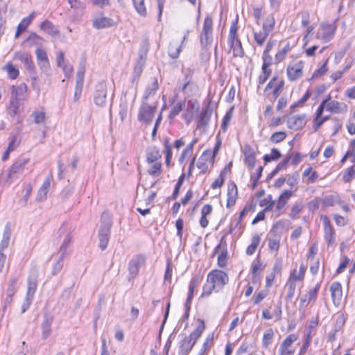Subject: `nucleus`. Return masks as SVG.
Here are the masks:
<instances>
[{"instance_id":"25","label":"nucleus","mask_w":355,"mask_h":355,"mask_svg":"<svg viewBox=\"0 0 355 355\" xmlns=\"http://www.w3.org/2000/svg\"><path fill=\"white\" fill-rule=\"evenodd\" d=\"M12 234L11 224L10 222H7L4 227L3 236L0 243V250L3 251L8 247L10 237Z\"/></svg>"},{"instance_id":"59","label":"nucleus","mask_w":355,"mask_h":355,"mask_svg":"<svg viewBox=\"0 0 355 355\" xmlns=\"http://www.w3.org/2000/svg\"><path fill=\"white\" fill-rule=\"evenodd\" d=\"M227 250L225 249L218 255L217 263L219 267L224 268L227 265Z\"/></svg>"},{"instance_id":"4","label":"nucleus","mask_w":355,"mask_h":355,"mask_svg":"<svg viewBox=\"0 0 355 355\" xmlns=\"http://www.w3.org/2000/svg\"><path fill=\"white\" fill-rule=\"evenodd\" d=\"M149 49V41L148 39H144L139 47V58L135 66L133 71L134 78H138L143 71V68L146 63V59Z\"/></svg>"},{"instance_id":"22","label":"nucleus","mask_w":355,"mask_h":355,"mask_svg":"<svg viewBox=\"0 0 355 355\" xmlns=\"http://www.w3.org/2000/svg\"><path fill=\"white\" fill-rule=\"evenodd\" d=\"M211 114L212 110L208 106L202 111L197 124L198 129H205L208 125Z\"/></svg>"},{"instance_id":"53","label":"nucleus","mask_w":355,"mask_h":355,"mask_svg":"<svg viewBox=\"0 0 355 355\" xmlns=\"http://www.w3.org/2000/svg\"><path fill=\"white\" fill-rule=\"evenodd\" d=\"M263 170V167L259 166L257 168L256 175L254 174V175H251L250 180L252 182V187L253 189H254L257 187L259 180L260 179V178L262 175Z\"/></svg>"},{"instance_id":"43","label":"nucleus","mask_w":355,"mask_h":355,"mask_svg":"<svg viewBox=\"0 0 355 355\" xmlns=\"http://www.w3.org/2000/svg\"><path fill=\"white\" fill-rule=\"evenodd\" d=\"M323 202L326 206H334L335 204H341V199L338 195H329L324 197Z\"/></svg>"},{"instance_id":"47","label":"nucleus","mask_w":355,"mask_h":355,"mask_svg":"<svg viewBox=\"0 0 355 355\" xmlns=\"http://www.w3.org/2000/svg\"><path fill=\"white\" fill-rule=\"evenodd\" d=\"M64 257L60 254L58 259L53 265L52 275H56L62 270L64 266L63 260Z\"/></svg>"},{"instance_id":"16","label":"nucleus","mask_w":355,"mask_h":355,"mask_svg":"<svg viewBox=\"0 0 355 355\" xmlns=\"http://www.w3.org/2000/svg\"><path fill=\"white\" fill-rule=\"evenodd\" d=\"M15 58L23 62L30 73H35V67L32 58L29 54L24 52H17L15 54Z\"/></svg>"},{"instance_id":"30","label":"nucleus","mask_w":355,"mask_h":355,"mask_svg":"<svg viewBox=\"0 0 355 355\" xmlns=\"http://www.w3.org/2000/svg\"><path fill=\"white\" fill-rule=\"evenodd\" d=\"M245 163L250 169L255 166L256 156L254 150L250 147H246L244 151Z\"/></svg>"},{"instance_id":"6","label":"nucleus","mask_w":355,"mask_h":355,"mask_svg":"<svg viewBox=\"0 0 355 355\" xmlns=\"http://www.w3.org/2000/svg\"><path fill=\"white\" fill-rule=\"evenodd\" d=\"M228 281L227 273L220 270H212L207 275V282H211L214 285L216 292L222 290Z\"/></svg>"},{"instance_id":"46","label":"nucleus","mask_w":355,"mask_h":355,"mask_svg":"<svg viewBox=\"0 0 355 355\" xmlns=\"http://www.w3.org/2000/svg\"><path fill=\"white\" fill-rule=\"evenodd\" d=\"M273 335L274 333L272 329H267L263 334L262 343L264 347H268V346L271 344Z\"/></svg>"},{"instance_id":"50","label":"nucleus","mask_w":355,"mask_h":355,"mask_svg":"<svg viewBox=\"0 0 355 355\" xmlns=\"http://www.w3.org/2000/svg\"><path fill=\"white\" fill-rule=\"evenodd\" d=\"M340 103L337 101H331L327 105V110L333 113L341 112Z\"/></svg>"},{"instance_id":"10","label":"nucleus","mask_w":355,"mask_h":355,"mask_svg":"<svg viewBox=\"0 0 355 355\" xmlns=\"http://www.w3.org/2000/svg\"><path fill=\"white\" fill-rule=\"evenodd\" d=\"M107 99V85L105 83H98L95 87L94 93V103L99 107H103Z\"/></svg>"},{"instance_id":"48","label":"nucleus","mask_w":355,"mask_h":355,"mask_svg":"<svg viewBox=\"0 0 355 355\" xmlns=\"http://www.w3.org/2000/svg\"><path fill=\"white\" fill-rule=\"evenodd\" d=\"M213 291L216 292V288L211 282L207 281V283L203 286L201 297H207L209 296Z\"/></svg>"},{"instance_id":"62","label":"nucleus","mask_w":355,"mask_h":355,"mask_svg":"<svg viewBox=\"0 0 355 355\" xmlns=\"http://www.w3.org/2000/svg\"><path fill=\"white\" fill-rule=\"evenodd\" d=\"M232 118V108L229 110L223 119L221 128L223 131L227 130V125Z\"/></svg>"},{"instance_id":"55","label":"nucleus","mask_w":355,"mask_h":355,"mask_svg":"<svg viewBox=\"0 0 355 355\" xmlns=\"http://www.w3.org/2000/svg\"><path fill=\"white\" fill-rule=\"evenodd\" d=\"M6 69L8 73V76L11 79H15L19 76V70L16 69L12 64H7L6 66Z\"/></svg>"},{"instance_id":"24","label":"nucleus","mask_w":355,"mask_h":355,"mask_svg":"<svg viewBox=\"0 0 355 355\" xmlns=\"http://www.w3.org/2000/svg\"><path fill=\"white\" fill-rule=\"evenodd\" d=\"M27 87L25 83H21L17 87L12 86L11 87V98L18 99V101H24Z\"/></svg>"},{"instance_id":"31","label":"nucleus","mask_w":355,"mask_h":355,"mask_svg":"<svg viewBox=\"0 0 355 355\" xmlns=\"http://www.w3.org/2000/svg\"><path fill=\"white\" fill-rule=\"evenodd\" d=\"M300 64H296L293 67L287 68V75L288 78L293 81L300 78L302 76V69Z\"/></svg>"},{"instance_id":"56","label":"nucleus","mask_w":355,"mask_h":355,"mask_svg":"<svg viewBox=\"0 0 355 355\" xmlns=\"http://www.w3.org/2000/svg\"><path fill=\"white\" fill-rule=\"evenodd\" d=\"M299 173L297 171L294 172L293 174L288 175L286 179L287 184L290 187H295L298 183Z\"/></svg>"},{"instance_id":"27","label":"nucleus","mask_w":355,"mask_h":355,"mask_svg":"<svg viewBox=\"0 0 355 355\" xmlns=\"http://www.w3.org/2000/svg\"><path fill=\"white\" fill-rule=\"evenodd\" d=\"M40 28L51 37H55L60 33L59 30L55 26L51 21L47 19L40 24Z\"/></svg>"},{"instance_id":"8","label":"nucleus","mask_w":355,"mask_h":355,"mask_svg":"<svg viewBox=\"0 0 355 355\" xmlns=\"http://www.w3.org/2000/svg\"><path fill=\"white\" fill-rule=\"evenodd\" d=\"M28 162V159L23 158L17 159L15 163H13L9 169L6 182L10 184L14 180L18 179L24 172L25 166Z\"/></svg>"},{"instance_id":"49","label":"nucleus","mask_w":355,"mask_h":355,"mask_svg":"<svg viewBox=\"0 0 355 355\" xmlns=\"http://www.w3.org/2000/svg\"><path fill=\"white\" fill-rule=\"evenodd\" d=\"M184 178H185L184 173H182L178 178V182L174 188L173 193L171 196L172 200H175L178 198V196L179 195L180 187H182V185L184 182Z\"/></svg>"},{"instance_id":"44","label":"nucleus","mask_w":355,"mask_h":355,"mask_svg":"<svg viewBox=\"0 0 355 355\" xmlns=\"http://www.w3.org/2000/svg\"><path fill=\"white\" fill-rule=\"evenodd\" d=\"M132 2L138 14L141 16H146L147 12L144 5V0H132Z\"/></svg>"},{"instance_id":"29","label":"nucleus","mask_w":355,"mask_h":355,"mask_svg":"<svg viewBox=\"0 0 355 355\" xmlns=\"http://www.w3.org/2000/svg\"><path fill=\"white\" fill-rule=\"evenodd\" d=\"M158 88L159 86L157 83V80L155 78L153 83L146 87L144 94L143 95L142 101H146L148 103V99L150 97H153L155 95Z\"/></svg>"},{"instance_id":"7","label":"nucleus","mask_w":355,"mask_h":355,"mask_svg":"<svg viewBox=\"0 0 355 355\" xmlns=\"http://www.w3.org/2000/svg\"><path fill=\"white\" fill-rule=\"evenodd\" d=\"M157 105H150L146 101H142L138 113V120L146 124H150L155 116Z\"/></svg>"},{"instance_id":"35","label":"nucleus","mask_w":355,"mask_h":355,"mask_svg":"<svg viewBox=\"0 0 355 355\" xmlns=\"http://www.w3.org/2000/svg\"><path fill=\"white\" fill-rule=\"evenodd\" d=\"M185 106V100H182L175 103L172 107L169 114L168 119H173L183 110Z\"/></svg>"},{"instance_id":"52","label":"nucleus","mask_w":355,"mask_h":355,"mask_svg":"<svg viewBox=\"0 0 355 355\" xmlns=\"http://www.w3.org/2000/svg\"><path fill=\"white\" fill-rule=\"evenodd\" d=\"M85 73V62H81L78 66L76 73V82L84 83Z\"/></svg>"},{"instance_id":"17","label":"nucleus","mask_w":355,"mask_h":355,"mask_svg":"<svg viewBox=\"0 0 355 355\" xmlns=\"http://www.w3.org/2000/svg\"><path fill=\"white\" fill-rule=\"evenodd\" d=\"M53 322V317L45 314L44 315L43 321L41 324V329H42V339L45 340H46L51 334L52 332V323Z\"/></svg>"},{"instance_id":"13","label":"nucleus","mask_w":355,"mask_h":355,"mask_svg":"<svg viewBox=\"0 0 355 355\" xmlns=\"http://www.w3.org/2000/svg\"><path fill=\"white\" fill-rule=\"evenodd\" d=\"M189 35V31L187 30L184 34L181 44H178L176 41H172L168 48V55L173 59L178 58L182 50V47L184 45V42L187 40Z\"/></svg>"},{"instance_id":"5","label":"nucleus","mask_w":355,"mask_h":355,"mask_svg":"<svg viewBox=\"0 0 355 355\" xmlns=\"http://www.w3.org/2000/svg\"><path fill=\"white\" fill-rule=\"evenodd\" d=\"M306 268L303 265L301 264L300 266V275H296L297 270L296 269H294L287 283V292L286 295V300H291L294 295H295V281H302L304 278L305 272H306Z\"/></svg>"},{"instance_id":"58","label":"nucleus","mask_w":355,"mask_h":355,"mask_svg":"<svg viewBox=\"0 0 355 355\" xmlns=\"http://www.w3.org/2000/svg\"><path fill=\"white\" fill-rule=\"evenodd\" d=\"M290 50V44L288 43L282 50L278 51L275 55V60L277 62L282 61L288 51Z\"/></svg>"},{"instance_id":"19","label":"nucleus","mask_w":355,"mask_h":355,"mask_svg":"<svg viewBox=\"0 0 355 355\" xmlns=\"http://www.w3.org/2000/svg\"><path fill=\"white\" fill-rule=\"evenodd\" d=\"M330 291L334 304L338 306L340 304L343 296L342 286L340 283L338 282H334L330 286Z\"/></svg>"},{"instance_id":"40","label":"nucleus","mask_w":355,"mask_h":355,"mask_svg":"<svg viewBox=\"0 0 355 355\" xmlns=\"http://www.w3.org/2000/svg\"><path fill=\"white\" fill-rule=\"evenodd\" d=\"M212 33H203L200 35V44L202 49L207 48L212 42Z\"/></svg>"},{"instance_id":"1","label":"nucleus","mask_w":355,"mask_h":355,"mask_svg":"<svg viewBox=\"0 0 355 355\" xmlns=\"http://www.w3.org/2000/svg\"><path fill=\"white\" fill-rule=\"evenodd\" d=\"M198 322L199 324L196 329L189 336H185L180 342L179 347L180 355H188L205 330V325L204 321L202 319H198Z\"/></svg>"},{"instance_id":"57","label":"nucleus","mask_w":355,"mask_h":355,"mask_svg":"<svg viewBox=\"0 0 355 355\" xmlns=\"http://www.w3.org/2000/svg\"><path fill=\"white\" fill-rule=\"evenodd\" d=\"M213 342V334L207 336L205 341L204 342L202 348L200 349L198 355H204L209 349L210 345Z\"/></svg>"},{"instance_id":"61","label":"nucleus","mask_w":355,"mask_h":355,"mask_svg":"<svg viewBox=\"0 0 355 355\" xmlns=\"http://www.w3.org/2000/svg\"><path fill=\"white\" fill-rule=\"evenodd\" d=\"M31 116L33 118L35 123H42L46 119V114L44 112L35 111L32 113Z\"/></svg>"},{"instance_id":"36","label":"nucleus","mask_w":355,"mask_h":355,"mask_svg":"<svg viewBox=\"0 0 355 355\" xmlns=\"http://www.w3.org/2000/svg\"><path fill=\"white\" fill-rule=\"evenodd\" d=\"M260 236L258 234H256L252 237L251 244L249 245L246 249V254L248 255H252L254 253L260 243Z\"/></svg>"},{"instance_id":"32","label":"nucleus","mask_w":355,"mask_h":355,"mask_svg":"<svg viewBox=\"0 0 355 355\" xmlns=\"http://www.w3.org/2000/svg\"><path fill=\"white\" fill-rule=\"evenodd\" d=\"M161 157L162 155L155 146L148 148L146 151V161L149 164L155 162Z\"/></svg>"},{"instance_id":"64","label":"nucleus","mask_w":355,"mask_h":355,"mask_svg":"<svg viewBox=\"0 0 355 355\" xmlns=\"http://www.w3.org/2000/svg\"><path fill=\"white\" fill-rule=\"evenodd\" d=\"M303 206L301 203L296 202L291 208L290 213V217L292 219H295L297 217V215L302 211Z\"/></svg>"},{"instance_id":"51","label":"nucleus","mask_w":355,"mask_h":355,"mask_svg":"<svg viewBox=\"0 0 355 355\" xmlns=\"http://www.w3.org/2000/svg\"><path fill=\"white\" fill-rule=\"evenodd\" d=\"M355 175L354 166L349 167L343 175V180L345 182H350Z\"/></svg>"},{"instance_id":"23","label":"nucleus","mask_w":355,"mask_h":355,"mask_svg":"<svg viewBox=\"0 0 355 355\" xmlns=\"http://www.w3.org/2000/svg\"><path fill=\"white\" fill-rule=\"evenodd\" d=\"M23 102L24 101H18V99L11 98L8 112L12 117L21 114L23 110Z\"/></svg>"},{"instance_id":"42","label":"nucleus","mask_w":355,"mask_h":355,"mask_svg":"<svg viewBox=\"0 0 355 355\" xmlns=\"http://www.w3.org/2000/svg\"><path fill=\"white\" fill-rule=\"evenodd\" d=\"M275 24V20L274 16L272 15H270L266 18L263 24L262 28L266 30V31L270 33L274 28Z\"/></svg>"},{"instance_id":"18","label":"nucleus","mask_w":355,"mask_h":355,"mask_svg":"<svg viewBox=\"0 0 355 355\" xmlns=\"http://www.w3.org/2000/svg\"><path fill=\"white\" fill-rule=\"evenodd\" d=\"M237 195L238 189L236 184L233 181L229 182L227 184V199L226 205L227 208H230L235 205Z\"/></svg>"},{"instance_id":"21","label":"nucleus","mask_w":355,"mask_h":355,"mask_svg":"<svg viewBox=\"0 0 355 355\" xmlns=\"http://www.w3.org/2000/svg\"><path fill=\"white\" fill-rule=\"evenodd\" d=\"M305 114L296 115L289 117L287 120L288 128L292 130H299L305 125Z\"/></svg>"},{"instance_id":"39","label":"nucleus","mask_w":355,"mask_h":355,"mask_svg":"<svg viewBox=\"0 0 355 355\" xmlns=\"http://www.w3.org/2000/svg\"><path fill=\"white\" fill-rule=\"evenodd\" d=\"M71 233H67L65 236L64 241L60 248V254H62V257H65L68 254L67 248L69 244L71 243Z\"/></svg>"},{"instance_id":"33","label":"nucleus","mask_w":355,"mask_h":355,"mask_svg":"<svg viewBox=\"0 0 355 355\" xmlns=\"http://www.w3.org/2000/svg\"><path fill=\"white\" fill-rule=\"evenodd\" d=\"M42 42L43 38L42 37H40L35 33H32L24 41V43L27 44L29 47H32L35 45L40 46Z\"/></svg>"},{"instance_id":"14","label":"nucleus","mask_w":355,"mask_h":355,"mask_svg":"<svg viewBox=\"0 0 355 355\" xmlns=\"http://www.w3.org/2000/svg\"><path fill=\"white\" fill-rule=\"evenodd\" d=\"M146 261V257L144 255H137L133 257L128 263V270L130 278H135L139 270V268Z\"/></svg>"},{"instance_id":"38","label":"nucleus","mask_w":355,"mask_h":355,"mask_svg":"<svg viewBox=\"0 0 355 355\" xmlns=\"http://www.w3.org/2000/svg\"><path fill=\"white\" fill-rule=\"evenodd\" d=\"M275 204V201L272 199V196L268 195L263 200H261L259 205L261 207H264L265 208L263 209L265 212L271 211L272 207Z\"/></svg>"},{"instance_id":"34","label":"nucleus","mask_w":355,"mask_h":355,"mask_svg":"<svg viewBox=\"0 0 355 355\" xmlns=\"http://www.w3.org/2000/svg\"><path fill=\"white\" fill-rule=\"evenodd\" d=\"M343 324H344L343 318L342 316L338 317V318L336 320V326L335 329L332 331H330L328 334V336H327V341L328 342L332 343L336 340V334L340 329L341 326Z\"/></svg>"},{"instance_id":"60","label":"nucleus","mask_w":355,"mask_h":355,"mask_svg":"<svg viewBox=\"0 0 355 355\" xmlns=\"http://www.w3.org/2000/svg\"><path fill=\"white\" fill-rule=\"evenodd\" d=\"M286 134L285 132H276L271 135L270 140L273 143H279L282 141L286 138Z\"/></svg>"},{"instance_id":"20","label":"nucleus","mask_w":355,"mask_h":355,"mask_svg":"<svg viewBox=\"0 0 355 355\" xmlns=\"http://www.w3.org/2000/svg\"><path fill=\"white\" fill-rule=\"evenodd\" d=\"M115 24L116 23L112 19L107 17H96L92 20V26L98 30L110 28Z\"/></svg>"},{"instance_id":"37","label":"nucleus","mask_w":355,"mask_h":355,"mask_svg":"<svg viewBox=\"0 0 355 355\" xmlns=\"http://www.w3.org/2000/svg\"><path fill=\"white\" fill-rule=\"evenodd\" d=\"M269 33H270L266 31V30H263V28L262 31H260L259 32L254 31V37L257 44L259 46L263 45Z\"/></svg>"},{"instance_id":"15","label":"nucleus","mask_w":355,"mask_h":355,"mask_svg":"<svg viewBox=\"0 0 355 355\" xmlns=\"http://www.w3.org/2000/svg\"><path fill=\"white\" fill-rule=\"evenodd\" d=\"M56 63L57 66L62 69L66 77L71 76L73 71V66L69 62V61L64 60V53L63 51H60L58 52Z\"/></svg>"},{"instance_id":"11","label":"nucleus","mask_w":355,"mask_h":355,"mask_svg":"<svg viewBox=\"0 0 355 355\" xmlns=\"http://www.w3.org/2000/svg\"><path fill=\"white\" fill-rule=\"evenodd\" d=\"M324 225V239L329 246H336L335 231L329 218L327 216H322Z\"/></svg>"},{"instance_id":"9","label":"nucleus","mask_w":355,"mask_h":355,"mask_svg":"<svg viewBox=\"0 0 355 355\" xmlns=\"http://www.w3.org/2000/svg\"><path fill=\"white\" fill-rule=\"evenodd\" d=\"M336 30V26L334 24L322 23L315 37L323 42H328L333 38Z\"/></svg>"},{"instance_id":"26","label":"nucleus","mask_w":355,"mask_h":355,"mask_svg":"<svg viewBox=\"0 0 355 355\" xmlns=\"http://www.w3.org/2000/svg\"><path fill=\"white\" fill-rule=\"evenodd\" d=\"M37 275L35 272H32L28 278L26 296L33 297L37 289Z\"/></svg>"},{"instance_id":"54","label":"nucleus","mask_w":355,"mask_h":355,"mask_svg":"<svg viewBox=\"0 0 355 355\" xmlns=\"http://www.w3.org/2000/svg\"><path fill=\"white\" fill-rule=\"evenodd\" d=\"M17 278H12V279L10 280L8 287L6 291V293L8 297H11L17 291Z\"/></svg>"},{"instance_id":"2","label":"nucleus","mask_w":355,"mask_h":355,"mask_svg":"<svg viewBox=\"0 0 355 355\" xmlns=\"http://www.w3.org/2000/svg\"><path fill=\"white\" fill-rule=\"evenodd\" d=\"M112 226V215L107 211L103 212L101 218V225L98 230V246L101 250H105L107 246L111 227Z\"/></svg>"},{"instance_id":"3","label":"nucleus","mask_w":355,"mask_h":355,"mask_svg":"<svg viewBox=\"0 0 355 355\" xmlns=\"http://www.w3.org/2000/svg\"><path fill=\"white\" fill-rule=\"evenodd\" d=\"M237 31L238 16H236V18L232 21L227 38V43L233 51L234 56L242 58L244 55V51L242 47L241 42L239 39Z\"/></svg>"},{"instance_id":"45","label":"nucleus","mask_w":355,"mask_h":355,"mask_svg":"<svg viewBox=\"0 0 355 355\" xmlns=\"http://www.w3.org/2000/svg\"><path fill=\"white\" fill-rule=\"evenodd\" d=\"M225 168H223L220 173L219 176L214 180L211 184V187L213 189L221 187L225 182Z\"/></svg>"},{"instance_id":"12","label":"nucleus","mask_w":355,"mask_h":355,"mask_svg":"<svg viewBox=\"0 0 355 355\" xmlns=\"http://www.w3.org/2000/svg\"><path fill=\"white\" fill-rule=\"evenodd\" d=\"M297 339V336L295 334L288 335L279 346V354L280 355H293L295 349L292 348V345L295 341Z\"/></svg>"},{"instance_id":"63","label":"nucleus","mask_w":355,"mask_h":355,"mask_svg":"<svg viewBox=\"0 0 355 355\" xmlns=\"http://www.w3.org/2000/svg\"><path fill=\"white\" fill-rule=\"evenodd\" d=\"M262 73L259 77V83L262 85L265 83L271 74V69L268 68L261 67Z\"/></svg>"},{"instance_id":"28","label":"nucleus","mask_w":355,"mask_h":355,"mask_svg":"<svg viewBox=\"0 0 355 355\" xmlns=\"http://www.w3.org/2000/svg\"><path fill=\"white\" fill-rule=\"evenodd\" d=\"M51 176H48L44 181L41 187L38 190L36 200L37 201H43L46 198V195L51 185Z\"/></svg>"},{"instance_id":"41","label":"nucleus","mask_w":355,"mask_h":355,"mask_svg":"<svg viewBox=\"0 0 355 355\" xmlns=\"http://www.w3.org/2000/svg\"><path fill=\"white\" fill-rule=\"evenodd\" d=\"M39 66L41 73L44 74L46 76H49L51 74V69L50 67L49 60H46L45 61H39L37 62Z\"/></svg>"}]
</instances>
